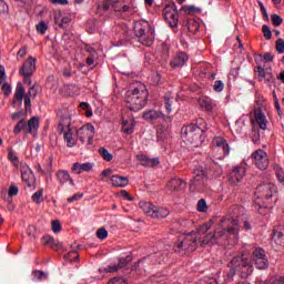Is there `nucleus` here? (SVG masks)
Instances as JSON below:
<instances>
[{"instance_id": "obj_57", "label": "nucleus", "mask_w": 284, "mask_h": 284, "mask_svg": "<svg viewBox=\"0 0 284 284\" xmlns=\"http://www.w3.org/2000/svg\"><path fill=\"white\" fill-rule=\"evenodd\" d=\"M109 284H128V282L122 277H113L109 281Z\"/></svg>"}, {"instance_id": "obj_15", "label": "nucleus", "mask_w": 284, "mask_h": 284, "mask_svg": "<svg viewBox=\"0 0 284 284\" xmlns=\"http://www.w3.org/2000/svg\"><path fill=\"white\" fill-rule=\"evenodd\" d=\"M142 116L144 121H159V119H161L165 123H172L173 121L172 115H165L163 114V112L156 110L145 111Z\"/></svg>"}, {"instance_id": "obj_11", "label": "nucleus", "mask_w": 284, "mask_h": 284, "mask_svg": "<svg viewBox=\"0 0 284 284\" xmlns=\"http://www.w3.org/2000/svg\"><path fill=\"white\" fill-rule=\"evenodd\" d=\"M39 130V116H32L28 122L21 119L13 128V134L23 132L24 134H34Z\"/></svg>"}, {"instance_id": "obj_45", "label": "nucleus", "mask_w": 284, "mask_h": 284, "mask_svg": "<svg viewBox=\"0 0 284 284\" xmlns=\"http://www.w3.org/2000/svg\"><path fill=\"white\" fill-rule=\"evenodd\" d=\"M274 170H275V174H276L277 180L280 181V183H284L283 168H281L280 165H275Z\"/></svg>"}, {"instance_id": "obj_34", "label": "nucleus", "mask_w": 284, "mask_h": 284, "mask_svg": "<svg viewBox=\"0 0 284 284\" xmlns=\"http://www.w3.org/2000/svg\"><path fill=\"white\" fill-rule=\"evenodd\" d=\"M122 130L124 134H132V132H134V120H131L130 122L128 120H123Z\"/></svg>"}, {"instance_id": "obj_27", "label": "nucleus", "mask_w": 284, "mask_h": 284, "mask_svg": "<svg viewBox=\"0 0 284 284\" xmlns=\"http://www.w3.org/2000/svg\"><path fill=\"white\" fill-rule=\"evenodd\" d=\"M187 60H189L187 53L180 52L173 58V60L171 61V65L173 68H183V65L187 63Z\"/></svg>"}, {"instance_id": "obj_59", "label": "nucleus", "mask_w": 284, "mask_h": 284, "mask_svg": "<svg viewBox=\"0 0 284 284\" xmlns=\"http://www.w3.org/2000/svg\"><path fill=\"white\" fill-rule=\"evenodd\" d=\"M19 194V187L11 185L9 187V196H17Z\"/></svg>"}, {"instance_id": "obj_14", "label": "nucleus", "mask_w": 284, "mask_h": 284, "mask_svg": "<svg viewBox=\"0 0 284 284\" xmlns=\"http://www.w3.org/2000/svg\"><path fill=\"white\" fill-rule=\"evenodd\" d=\"M252 159L258 170H267L270 166V156L265 150L258 149L252 153Z\"/></svg>"}, {"instance_id": "obj_26", "label": "nucleus", "mask_w": 284, "mask_h": 284, "mask_svg": "<svg viewBox=\"0 0 284 284\" xmlns=\"http://www.w3.org/2000/svg\"><path fill=\"white\" fill-rule=\"evenodd\" d=\"M138 159L140 161V164L143 165V168H156V165H159L160 163L159 158H149L148 155H138Z\"/></svg>"}, {"instance_id": "obj_39", "label": "nucleus", "mask_w": 284, "mask_h": 284, "mask_svg": "<svg viewBox=\"0 0 284 284\" xmlns=\"http://www.w3.org/2000/svg\"><path fill=\"white\" fill-rule=\"evenodd\" d=\"M99 154H100V156H102V159L104 161H108V162H110V161H112V159H114V155H112V153H110V151H108V149H105V148H100Z\"/></svg>"}, {"instance_id": "obj_4", "label": "nucleus", "mask_w": 284, "mask_h": 284, "mask_svg": "<svg viewBox=\"0 0 284 284\" xmlns=\"http://www.w3.org/2000/svg\"><path fill=\"white\" fill-rule=\"evenodd\" d=\"M110 8H114L115 12H128V14H134V12H136L132 0H102L98 3L97 14H103V12H108Z\"/></svg>"}, {"instance_id": "obj_5", "label": "nucleus", "mask_w": 284, "mask_h": 284, "mask_svg": "<svg viewBox=\"0 0 284 284\" xmlns=\"http://www.w3.org/2000/svg\"><path fill=\"white\" fill-rule=\"evenodd\" d=\"M204 132L205 129L192 123L182 128L181 136L184 139L185 143L193 145V148H199V145H202L205 141Z\"/></svg>"}, {"instance_id": "obj_63", "label": "nucleus", "mask_w": 284, "mask_h": 284, "mask_svg": "<svg viewBox=\"0 0 284 284\" xmlns=\"http://www.w3.org/2000/svg\"><path fill=\"white\" fill-rule=\"evenodd\" d=\"M24 97H29V99L31 97H37V89H34V87H31Z\"/></svg>"}, {"instance_id": "obj_2", "label": "nucleus", "mask_w": 284, "mask_h": 284, "mask_svg": "<svg viewBox=\"0 0 284 284\" xmlns=\"http://www.w3.org/2000/svg\"><path fill=\"white\" fill-rule=\"evenodd\" d=\"M194 178L191 180V187L199 185H205L210 179H219L223 174V168L219 162L207 160L204 166H199L193 171Z\"/></svg>"}, {"instance_id": "obj_52", "label": "nucleus", "mask_w": 284, "mask_h": 284, "mask_svg": "<svg viewBox=\"0 0 284 284\" xmlns=\"http://www.w3.org/2000/svg\"><path fill=\"white\" fill-rule=\"evenodd\" d=\"M180 12H185V14H194L196 12V7L194 6H183L180 10Z\"/></svg>"}, {"instance_id": "obj_12", "label": "nucleus", "mask_w": 284, "mask_h": 284, "mask_svg": "<svg viewBox=\"0 0 284 284\" xmlns=\"http://www.w3.org/2000/svg\"><path fill=\"white\" fill-rule=\"evenodd\" d=\"M162 14L171 28H176L179 26V9H176V3L171 2L166 4L162 11Z\"/></svg>"}, {"instance_id": "obj_48", "label": "nucleus", "mask_w": 284, "mask_h": 284, "mask_svg": "<svg viewBox=\"0 0 284 284\" xmlns=\"http://www.w3.org/2000/svg\"><path fill=\"white\" fill-rule=\"evenodd\" d=\"M51 230L54 234H59V232H61V222L53 220L51 222Z\"/></svg>"}, {"instance_id": "obj_25", "label": "nucleus", "mask_w": 284, "mask_h": 284, "mask_svg": "<svg viewBox=\"0 0 284 284\" xmlns=\"http://www.w3.org/2000/svg\"><path fill=\"white\" fill-rule=\"evenodd\" d=\"M213 145L217 150V152H223L224 156H227L230 154V146L227 145V142L223 138H216L213 140Z\"/></svg>"}, {"instance_id": "obj_37", "label": "nucleus", "mask_w": 284, "mask_h": 284, "mask_svg": "<svg viewBox=\"0 0 284 284\" xmlns=\"http://www.w3.org/2000/svg\"><path fill=\"white\" fill-rule=\"evenodd\" d=\"M172 103H174V98L172 97V93H166L164 95V108L169 114L170 112H172Z\"/></svg>"}, {"instance_id": "obj_21", "label": "nucleus", "mask_w": 284, "mask_h": 284, "mask_svg": "<svg viewBox=\"0 0 284 284\" xmlns=\"http://www.w3.org/2000/svg\"><path fill=\"white\" fill-rule=\"evenodd\" d=\"M132 263V255H126L125 257H119V263L109 265L103 268V272L112 273L119 272V270H123V267H128V264Z\"/></svg>"}, {"instance_id": "obj_36", "label": "nucleus", "mask_w": 284, "mask_h": 284, "mask_svg": "<svg viewBox=\"0 0 284 284\" xmlns=\"http://www.w3.org/2000/svg\"><path fill=\"white\" fill-rule=\"evenodd\" d=\"M215 221H219L217 216H213L206 224H203L202 226H200V229L197 230V233L205 234V232H207V230H210L212 225H214Z\"/></svg>"}, {"instance_id": "obj_17", "label": "nucleus", "mask_w": 284, "mask_h": 284, "mask_svg": "<svg viewBox=\"0 0 284 284\" xmlns=\"http://www.w3.org/2000/svg\"><path fill=\"white\" fill-rule=\"evenodd\" d=\"M34 70H37V60H34V58L30 57L22 64V67L20 69V74H21V77H24V79H30L32 77V74H34Z\"/></svg>"}, {"instance_id": "obj_42", "label": "nucleus", "mask_w": 284, "mask_h": 284, "mask_svg": "<svg viewBox=\"0 0 284 284\" xmlns=\"http://www.w3.org/2000/svg\"><path fill=\"white\" fill-rule=\"evenodd\" d=\"M271 21L273 23V26H275V28H278V26H282L283 23V18H281V16L273 13L271 14Z\"/></svg>"}, {"instance_id": "obj_35", "label": "nucleus", "mask_w": 284, "mask_h": 284, "mask_svg": "<svg viewBox=\"0 0 284 284\" xmlns=\"http://www.w3.org/2000/svg\"><path fill=\"white\" fill-rule=\"evenodd\" d=\"M57 179L59 183H61V185H63L64 183H68V181H72L70 179V173L68 171H58Z\"/></svg>"}, {"instance_id": "obj_13", "label": "nucleus", "mask_w": 284, "mask_h": 284, "mask_svg": "<svg viewBox=\"0 0 284 284\" xmlns=\"http://www.w3.org/2000/svg\"><path fill=\"white\" fill-rule=\"evenodd\" d=\"M72 119L70 118H61L58 130L60 134H63V139L67 143V148H72Z\"/></svg>"}, {"instance_id": "obj_50", "label": "nucleus", "mask_w": 284, "mask_h": 284, "mask_svg": "<svg viewBox=\"0 0 284 284\" xmlns=\"http://www.w3.org/2000/svg\"><path fill=\"white\" fill-rule=\"evenodd\" d=\"M262 32H263L264 39H266V41H270V39H272V30H270V27L267 24H264L262 27Z\"/></svg>"}, {"instance_id": "obj_19", "label": "nucleus", "mask_w": 284, "mask_h": 284, "mask_svg": "<svg viewBox=\"0 0 284 284\" xmlns=\"http://www.w3.org/2000/svg\"><path fill=\"white\" fill-rule=\"evenodd\" d=\"M140 207L142 209V212H144V214H165V212L170 214V211H168V209L154 206V204L145 201L140 202Z\"/></svg>"}, {"instance_id": "obj_10", "label": "nucleus", "mask_w": 284, "mask_h": 284, "mask_svg": "<svg viewBox=\"0 0 284 284\" xmlns=\"http://www.w3.org/2000/svg\"><path fill=\"white\" fill-rule=\"evenodd\" d=\"M150 261H155V263H158L159 265H161V263H165V261H168V251L158 252L154 255L138 261L133 265L132 270L140 273L145 272V268L148 267V263H150Z\"/></svg>"}, {"instance_id": "obj_23", "label": "nucleus", "mask_w": 284, "mask_h": 284, "mask_svg": "<svg viewBox=\"0 0 284 284\" xmlns=\"http://www.w3.org/2000/svg\"><path fill=\"white\" fill-rule=\"evenodd\" d=\"M168 187H169V190H171V192H183V190H185V187H187V182H185L179 178H173L168 183Z\"/></svg>"}, {"instance_id": "obj_51", "label": "nucleus", "mask_w": 284, "mask_h": 284, "mask_svg": "<svg viewBox=\"0 0 284 284\" xmlns=\"http://www.w3.org/2000/svg\"><path fill=\"white\" fill-rule=\"evenodd\" d=\"M275 50L276 52H278V54H283L284 52V41L283 39H277V41L275 42Z\"/></svg>"}, {"instance_id": "obj_40", "label": "nucleus", "mask_w": 284, "mask_h": 284, "mask_svg": "<svg viewBox=\"0 0 284 284\" xmlns=\"http://www.w3.org/2000/svg\"><path fill=\"white\" fill-rule=\"evenodd\" d=\"M79 108L81 110H84V112H85L84 114H85V116H88V119H90V116H92L94 114V112H92V106H90V103H88V102H81L79 104Z\"/></svg>"}, {"instance_id": "obj_58", "label": "nucleus", "mask_w": 284, "mask_h": 284, "mask_svg": "<svg viewBox=\"0 0 284 284\" xmlns=\"http://www.w3.org/2000/svg\"><path fill=\"white\" fill-rule=\"evenodd\" d=\"M2 92H4L6 97H10V93L12 92V87H10L9 83H4L2 85Z\"/></svg>"}, {"instance_id": "obj_29", "label": "nucleus", "mask_w": 284, "mask_h": 284, "mask_svg": "<svg viewBox=\"0 0 284 284\" xmlns=\"http://www.w3.org/2000/svg\"><path fill=\"white\" fill-rule=\"evenodd\" d=\"M183 26L189 30L191 34L197 33L199 29L201 28V24L199 23V21L194 19L184 20Z\"/></svg>"}, {"instance_id": "obj_32", "label": "nucleus", "mask_w": 284, "mask_h": 284, "mask_svg": "<svg viewBox=\"0 0 284 284\" xmlns=\"http://www.w3.org/2000/svg\"><path fill=\"white\" fill-rule=\"evenodd\" d=\"M111 183L115 187H125V185H128L130 183V180H128V178H125V176L112 175Z\"/></svg>"}, {"instance_id": "obj_46", "label": "nucleus", "mask_w": 284, "mask_h": 284, "mask_svg": "<svg viewBox=\"0 0 284 284\" xmlns=\"http://www.w3.org/2000/svg\"><path fill=\"white\" fill-rule=\"evenodd\" d=\"M97 237L100 239V241H105V239H108V230H105V227H100L97 231Z\"/></svg>"}, {"instance_id": "obj_56", "label": "nucleus", "mask_w": 284, "mask_h": 284, "mask_svg": "<svg viewBox=\"0 0 284 284\" xmlns=\"http://www.w3.org/2000/svg\"><path fill=\"white\" fill-rule=\"evenodd\" d=\"M8 159L13 165H19V158L14 154V152L9 151Z\"/></svg>"}, {"instance_id": "obj_55", "label": "nucleus", "mask_w": 284, "mask_h": 284, "mask_svg": "<svg viewBox=\"0 0 284 284\" xmlns=\"http://www.w3.org/2000/svg\"><path fill=\"white\" fill-rule=\"evenodd\" d=\"M156 136H158L159 142H163V141H165V139H168V133L165 132V130L159 129Z\"/></svg>"}, {"instance_id": "obj_41", "label": "nucleus", "mask_w": 284, "mask_h": 284, "mask_svg": "<svg viewBox=\"0 0 284 284\" xmlns=\"http://www.w3.org/2000/svg\"><path fill=\"white\" fill-rule=\"evenodd\" d=\"M265 257H267V255H265V250H263L262 247H256L253 251L254 261H256V258H265Z\"/></svg>"}, {"instance_id": "obj_18", "label": "nucleus", "mask_w": 284, "mask_h": 284, "mask_svg": "<svg viewBox=\"0 0 284 284\" xmlns=\"http://www.w3.org/2000/svg\"><path fill=\"white\" fill-rule=\"evenodd\" d=\"M21 179L24 183V187L34 190V174L32 173L30 166L24 165L21 168Z\"/></svg>"}, {"instance_id": "obj_16", "label": "nucleus", "mask_w": 284, "mask_h": 284, "mask_svg": "<svg viewBox=\"0 0 284 284\" xmlns=\"http://www.w3.org/2000/svg\"><path fill=\"white\" fill-rule=\"evenodd\" d=\"M245 168L244 166H234L233 170L229 173V183L231 185H239L245 176Z\"/></svg>"}, {"instance_id": "obj_24", "label": "nucleus", "mask_w": 284, "mask_h": 284, "mask_svg": "<svg viewBox=\"0 0 284 284\" xmlns=\"http://www.w3.org/2000/svg\"><path fill=\"white\" fill-rule=\"evenodd\" d=\"M23 98L26 99V88H23V84L19 82L17 84L16 92L13 95L14 105L18 104V108H21V105H23Z\"/></svg>"}, {"instance_id": "obj_30", "label": "nucleus", "mask_w": 284, "mask_h": 284, "mask_svg": "<svg viewBox=\"0 0 284 284\" xmlns=\"http://www.w3.org/2000/svg\"><path fill=\"white\" fill-rule=\"evenodd\" d=\"M92 168L94 166L90 162L82 163V164L79 162H75L73 163L72 171L75 172V174H82V172H90Z\"/></svg>"}, {"instance_id": "obj_7", "label": "nucleus", "mask_w": 284, "mask_h": 284, "mask_svg": "<svg viewBox=\"0 0 284 284\" xmlns=\"http://www.w3.org/2000/svg\"><path fill=\"white\" fill-rule=\"evenodd\" d=\"M133 32L142 45L150 48L154 43V36L150 23L145 20H138L133 23Z\"/></svg>"}, {"instance_id": "obj_33", "label": "nucleus", "mask_w": 284, "mask_h": 284, "mask_svg": "<svg viewBox=\"0 0 284 284\" xmlns=\"http://www.w3.org/2000/svg\"><path fill=\"white\" fill-rule=\"evenodd\" d=\"M199 104L202 108V110H205L206 112H212L214 110V102L211 98L204 97L199 100Z\"/></svg>"}, {"instance_id": "obj_44", "label": "nucleus", "mask_w": 284, "mask_h": 284, "mask_svg": "<svg viewBox=\"0 0 284 284\" xmlns=\"http://www.w3.org/2000/svg\"><path fill=\"white\" fill-rule=\"evenodd\" d=\"M36 29L39 34H45V32H48V24L45 23V21H41L36 26Z\"/></svg>"}, {"instance_id": "obj_1", "label": "nucleus", "mask_w": 284, "mask_h": 284, "mask_svg": "<svg viewBox=\"0 0 284 284\" xmlns=\"http://www.w3.org/2000/svg\"><path fill=\"white\" fill-rule=\"evenodd\" d=\"M239 217L226 215L220 219V227L214 233H207L201 241V246L205 245H236L239 243Z\"/></svg>"}, {"instance_id": "obj_49", "label": "nucleus", "mask_w": 284, "mask_h": 284, "mask_svg": "<svg viewBox=\"0 0 284 284\" xmlns=\"http://www.w3.org/2000/svg\"><path fill=\"white\" fill-rule=\"evenodd\" d=\"M225 84L221 80H216L213 84L214 92H223Z\"/></svg>"}, {"instance_id": "obj_43", "label": "nucleus", "mask_w": 284, "mask_h": 284, "mask_svg": "<svg viewBox=\"0 0 284 284\" xmlns=\"http://www.w3.org/2000/svg\"><path fill=\"white\" fill-rule=\"evenodd\" d=\"M197 212H207V202H205V199H201L197 201Z\"/></svg>"}, {"instance_id": "obj_8", "label": "nucleus", "mask_w": 284, "mask_h": 284, "mask_svg": "<svg viewBox=\"0 0 284 284\" xmlns=\"http://www.w3.org/2000/svg\"><path fill=\"white\" fill-rule=\"evenodd\" d=\"M199 233H182L178 236V241L175 242L173 250L181 254V252H194L196 247H199Z\"/></svg>"}, {"instance_id": "obj_28", "label": "nucleus", "mask_w": 284, "mask_h": 284, "mask_svg": "<svg viewBox=\"0 0 284 284\" xmlns=\"http://www.w3.org/2000/svg\"><path fill=\"white\" fill-rule=\"evenodd\" d=\"M42 241H43V245L51 247V250H54L55 252H59V250L63 247V245L59 241L54 240V237L50 235H44L42 237Z\"/></svg>"}, {"instance_id": "obj_62", "label": "nucleus", "mask_w": 284, "mask_h": 284, "mask_svg": "<svg viewBox=\"0 0 284 284\" xmlns=\"http://www.w3.org/2000/svg\"><path fill=\"white\" fill-rule=\"evenodd\" d=\"M70 18L69 17H64V18H62V20H61V28H63L64 30H68V23H70Z\"/></svg>"}, {"instance_id": "obj_61", "label": "nucleus", "mask_w": 284, "mask_h": 284, "mask_svg": "<svg viewBox=\"0 0 284 284\" xmlns=\"http://www.w3.org/2000/svg\"><path fill=\"white\" fill-rule=\"evenodd\" d=\"M22 116H26V112L23 111H18V112H14L12 115H11V119L13 121H17L19 119H21Z\"/></svg>"}, {"instance_id": "obj_64", "label": "nucleus", "mask_w": 284, "mask_h": 284, "mask_svg": "<svg viewBox=\"0 0 284 284\" xmlns=\"http://www.w3.org/2000/svg\"><path fill=\"white\" fill-rule=\"evenodd\" d=\"M196 284H217V283H216V280L211 278L209 281L200 280Z\"/></svg>"}, {"instance_id": "obj_6", "label": "nucleus", "mask_w": 284, "mask_h": 284, "mask_svg": "<svg viewBox=\"0 0 284 284\" xmlns=\"http://www.w3.org/2000/svg\"><path fill=\"white\" fill-rule=\"evenodd\" d=\"M125 103L126 108L131 110V112H139V110H143L148 103V91L139 90V88L128 91L125 95Z\"/></svg>"}, {"instance_id": "obj_60", "label": "nucleus", "mask_w": 284, "mask_h": 284, "mask_svg": "<svg viewBox=\"0 0 284 284\" xmlns=\"http://www.w3.org/2000/svg\"><path fill=\"white\" fill-rule=\"evenodd\" d=\"M8 12V3L6 1L0 0V14H6Z\"/></svg>"}, {"instance_id": "obj_20", "label": "nucleus", "mask_w": 284, "mask_h": 284, "mask_svg": "<svg viewBox=\"0 0 284 284\" xmlns=\"http://www.w3.org/2000/svg\"><path fill=\"white\" fill-rule=\"evenodd\" d=\"M255 79H258L260 81H265V83H271L272 79H274V75L272 74V69H265L258 64L254 69Z\"/></svg>"}, {"instance_id": "obj_9", "label": "nucleus", "mask_w": 284, "mask_h": 284, "mask_svg": "<svg viewBox=\"0 0 284 284\" xmlns=\"http://www.w3.org/2000/svg\"><path fill=\"white\" fill-rule=\"evenodd\" d=\"M276 192V186L272 183L261 184L255 189L254 207L255 210H263L265 203L272 202V196Z\"/></svg>"}, {"instance_id": "obj_31", "label": "nucleus", "mask_w": 284, "mask_h": 284, "mask_svg": "<svg viewBox=\"0 0 284 284\" xmlns=\"http://www.w3.org/2000/svg\"><path fill=\"white\" fill-rule=\"evenodd\" d=\"M255 121L260 126V130H267V118L263 114V111H255Z\"/></svg>"}, {"instance_id": "obj_53", "label": "nucleus", "mask_w": 284, "mask_h": 284, "mask_svg": "<svg viewBox=\"0 0 284 284\" xmlns=\"http://www.w3.org/2000/svg\"><path fill=\"white\" fill-rule=\"evenodd\" d=\"M32 276L37 281H43V278H48V276L45 275V273L43 271H33Z\"/></svg>"}, {"instance_id": "obj_54", "label": "nucleus", "mask_w": 284, "mask_h": 284, "mask_svg": "<svg viewBox=\"0 0 284 284\" xmlns=\"http://www.w3.org/2000/svg\"><path fill=\"white\" fill-rule=\"evenodd\" d=\"M261 13L263 16L264 21H270V14H267V9H265V6L263 2H258Z\"/></svg>"}, {"instance_id": "obj_3", "label": "nucleus", "mask_w": 284, "mask_h": 284, "mask_svg": "<svg viewBox=\"0 0 284 284\" xmlns=\"http://www.w3.org/2000/svg\"><path fill=\"white\" fill-rule=\"evenodd\" d=\"M229 265L231 267L227 272L229 278H234L236 274H239L241 278H247V276H251L252 272H254V265H252V262L243 254L234 256Z\"/></svg>"}, {"instance_id": "obj_38", "label": "nucleus", "mask_w": 284, "mask_h": 284, "mask_svg": "<svg viewBox=\"0 0 284 284\" xmlns=\"http://www.w3.org/2000/svg\"><path fill=\"white\" fill-rule=\"evenodd\" d=\"M254 262L257 270H267V267L270 266L267 257H257L256 260H254Z\"/></svg>"}, {"instance_id": "obj_47", "label": "nucleus", "mask_w": 284, "mask_h": 284, "mask_svg": "<svg viewBox=\"0 0 284 284\" xmlns=\"http://www.w3.org/2000/svg\"><path fill=\"white\" fill-rule=\"evenodd\" d=\"M32 201L34 203H41V201H43V191L38 190L32 196H31Z\"/></svg>"}, {"instance_id": "obj_22", "label": "nucleus", "mask_w": 284, "mask_h": 284, "mask_svg": "<svg viewBox=\"0 0 284 284\" xmlns=\"http://www.w3.org/2000/svg\"><path fill=\"white\" fill-rule=\"evenodd\" d=\"M90 134H94V125L92 124H85L82 125L80 129L75 130V135L79 139V141H81V143H85Z\"/></svg>"}]
</instances>
